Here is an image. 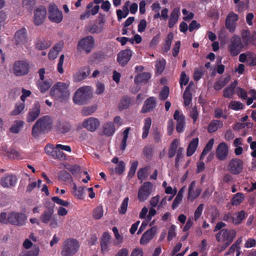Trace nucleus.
Masks as SVG:
<instances>
[{
  "mask_svg": "<svg viewBox=\"0 0 256 256\" xmlns=\"http://www.w3.org/2000/svg\"><path fill=\"white\" fill-rule=\"evenodd\" d=\"M68 88L69 84L66 83L57 82L51 88L50 95L54 100L59 102H66L70 96Z\"/></svg>",
  "mask_w": 256,
  "mask_h": 256,
  "instance_id": "nucleus-1",
  "label": "nucleus"
},
{
  "mask_svg": "<svg viewBox=\"0 0 256 256\" xmlns=\"http://www.w3.org/2000/svg\"><path fill=\"white\" fill-rule=\"evenodd\" d=\"M245 46L242 37L234 34L230 39L228 49L231 56H236L240 53Z\"/></svg>",
  "mask_w": 256,
  "mask_h": 256,
  "instance_id": "nucleus-2",
  "label": "nucleus"
},
{
  "mask_svg": "<svg viewBox=\"0 0 256 256\" xmlns=\"http://www.w3.org/2000/svg\"><path fill=\"white\" fill-rule=\"evenodd\" d=\"M91 88L89 86L80 87L75 92L72 100L78 105L86 104L92 97Z\"/></svg>",
  "mask_w": 256,
  "mask_h": 256,
  "instance_id": "nucleus-3",
  "label": "nucleus"
},
{
  "mask_svg": "<svg viewBox=\"0 0 256 256\" xmlns=\"http://www.w3.org/2000/svg\"><path fill=\"white\" fill-rule=\"evenodd\" d=\"M236 235V232L234 229L224 228L216 234V241L223 242L224 248L229 246Z\"/></svg>",
  "mask_w": 256,
  "mask_h": 256,
  "instance_id": "nucleus-4",
  "label": "nucleus"
},
{
  "mask_svg": "<svg viewBox=\"0 0 256 256\" xmlns=\"http://www.w3.org/2000/svg\"><path fill=\"white\" fill-rule=\"evenodd\" d=\"M79 246V244L77 240L73 238L67 239L63 243L62 255V256H72L78 251Z\"/></svg>",
  "mask_w": 256,
  "mask_h": 256,
  "instance_id": "nucleus-5",
  "label": "nucleus"
},
{
  "mask_svg": "<svg viewBox=\"0 0 256 256\" xmlns=\"http://www.w3.org/2000/svg\"><path fill=\"white\" fill-rule=\"evenodd\" d=\"M52 128V124L48 116H45L40 118L33 126V136L34 132H46Z\"/></svg>",
  "mask_w": 256,
  "mask_h": 256,
  "instance_id": "nucleus-6",
  "label": "nucleus"
},
{
  "mask_svg": "<svg viewBox=\"0 0 256 256\" xmlns=\"http://www.w3.org/2000/svg\"><path fill=\"white\" fill-rule=\"evenodd\" d=\"M48 16L50 21L60 23L63 18L62 12L54 4H50L48 7Z\"/></svg>",
  "mask_w": 256,
  "mask_h": 256,
  "instance_id": "nucleus-7",
  "label": "nucleus"
},
{
  "mask_svg": "<svg viewBox=\"0 0 256 256\" xmlns=\"http://www.w3.org/2000/svg\"><path fill=\"white\" fill-rule=\"evenodd\" d=\"M94 40L92 36H87L82 38L78 44V50H84L86 54L90 53L94 46Z\"/></svg>",
  "mask_w": 256,
  "mask_h": 256,
  "instance_id": "nucleus-8",
  "label": "nucleus"
},
{
  "mask_svg": "<svg viewBox=\"0 0 256 256\" xmlns=\"http://www.w3.org/2000/svg\"><path fill=\"white\" fill-rule=\"evenodd\" d=\"M243 161L238 158H234L230 160L228 170L232 174L237 175L240 174L243 170Z\"/></svg>",
  "mask_w": 256,
  "mask_h": 256,
  "instance_id": "nucleus-9",
  "label": "nucleus"
},
{
  "mask_svg": "<svg viewBox=\"0 0 256 256\" xmlns=\"http://www.w3.org/2000/svg\"><path fill=\"white\" fill-rule=\"evenodd\" d=\"M152 190V184L150 182H146L143 184L140 188L138 194V200L143 202L146 200L150 196Z\"/></svg>",
  "mask_w": 256,
  "mask_h": 256,
  "instance_id": "nucleus-10",
  "label": "nucleus"
},
{
  "mask_svg": "<svg viewBox=\"0 0 256 256\" xmlns=\"http://www.w3.org/2000/svg\"><path fill=\"white\" fill-rule=\"evenodd\" d=\"M14 74L18 76L26 75L29 72V65L25 61H16L13 66Z\"/></svg>",
  "mask_w": 256,
  "mask_h": 256,
  "instance_id": "nucleus-11",
  "label": "nucleus"
},
{
  "mask_svg": "<svg viewBox=\"0 0 256 256\" xmlns=\"http://www.w3.org/2000/svg\"><path fill=\"white\" fill-rule=\"evenodd\" d=\"M26 220L24 214L22 213L11 212L8 215V221L11 224L17 226L23 225Z\"/></svg>",
  "mask_w": 256,
  "mask_h": 256,
  "instance_id": "nucleus-12",
  "label": "nucleus"
},
{
  "mask_svg": "<svg viewBox=\"0 0 256 256\" xmlns=\"http://www.w3.org/2000/svg\"><path fill=\"white\" fill-rule=\"evenodd\" d=\"M14 39L16 45L26 46L28 42L26 30L23 28L17 30L15 33Z\"/></svg>",
  "mask_w": 256,
  "mask_h": 256,
  "instance_id": "nucleus-13",
  "label": "nucleus"
},
{
  "mask_svg": "<svg viewBox=\"0 0 256 256\" xmlns=\"http://www.w3.org/2000/svg\"><path fill=\"white\" fill-rule=\"evenodd\" d=\"M34 14V24L37 26L40 25L44 22L46 18V9L45 6H40L35 10Z\"/></svg>",
  "mask_w": 256,
  "mask_h": 256,
  "instance_id": "nucleus-14",
  "label": "nucleus"
},
{
  "mask_svg": "<svg viewBox=\"0 0 256 256\" xmlns=\"http://www.w3.org/2000/svg\"><path fill=\"white\" fill-rule=\"evenodd\" d=\"M156 98L154 96H150L145 100L140 112L142 114L152 112L156 108Z\"/></svg>",
  "mask_w": 256,
  "mask_h": 256,
  "instance_id": "nucleus-15",
  "label": "nucleus"
},
{
  "mask_svg": "<svg viewBox=\"0 0 256 256\" xmlns=\"http://www.w3.org/2000/svg\"><path fill=\"white\" fill-rule=\"evenodd\" d=\"M228 154V146L224 142H220L216 150V156L220 160H224Z\"/></svg>",
  "mask_w": 256,
  "mask_h": 256,
  "instance_id": "nucleus-16",
  "label": "nucleus"
},
{
  "mask_svg": "<svg viewBox=\"0 0 256 256\" xmlns=\"http://www.w3.org/2000/svg\"><path fill=\"white\" fill-rule=\"evenodd\" d=\"M174 118L176 121V130L178 132L181 133L184 131L185 126V117L179 110H176L174 114Z\"/></svg>",
  "mask_w": 256,
  "mask_h": 256,
  "instance_id": "nucleus-17",
  "label": "nucleus"
},
{
  "mask_svg": "<svg viewBox=\"0 0 256 256\" xmlns=\"http://www.w3.org/2000/svg\"><path fill=\"white\" fill-rule=\"evenodd\" d=\"M157 231V227L154 226L146 231L142 235L140 243L142 245H145L148 243L154 238Z\"/></svg>",
  "mask_w": 256,
  "mask_h": 256,
  "instance_id": "nucleus-18",
  "label": "nucleus"
},
{
  "mask_svg": "<svg viewBox=\"0 0 256 256\" xmlns=\"http://www.w3.org/2000/svg\"><path fill=\"white\" fill-rule=\"evenodd\" d=\"M132 55V52L130 49L120 51L118 54L117 61L122 66H126L130 61Z\"/></svg>",
  "mask_w": 256,
  "mask_h": 256,
  "instance_id": "nucleus-19",
  "label": "nucleus"
},
{
  "mask_svg": "<svg viewBox=\"0 0 256 256\" xmlns=\"http://www.w3.org/2000/svg\"><path fill=\"white\" fill-rule=\"evenodd\" d=\"M18 178L14 174H9L2 178L0 180V185L4 188H12L16 186Z\"/></svg>",
  "mask_w": 256,
  "mask_h": 256,
  "instance_id": "nucleus-20",
  "label": "nucleus"
},
{
  "mask_svg": "<svg viewBox=\"0 0 256 256\" xmlns=\"http://www.w3.org/2000/svg\"><path fill=\"white\" fill-rule=\"evenodd\" d=\"M83 126L90 132H94L100 126L98 118L93 117L86 119L82 123Z\"/></svg>",
  "mask_w": 256,
  "mask_h": 256,
  "instance_id": "nucleus-21",
  "label": "nucleus"
},
{
  "mask_svg": "<svg viewBox=\"0 0 256 256\" xmlns=\"http://www.w3.org/2000/svg\"><path fill=\"white\" fill-rule=\"evenodd\" d=\"M242 38L246 46L250 44H254L256 42V32L254 31L251 34L248 30H243L242 32Z\"/></svg>",
  "mask_w": 256,
  "mask_h": 256,
  "instance_id": "nucleus-22",
  "label": "nucleus"
},
{
  "mask_svg": "<svg viewBox=\"0 0 256 256\" xmlns=\"http://www.w3.org/2000/svg\"><path fill=\"white\" fill-rule=\"evenodd\" d=\"M52 45V42L48 38H40L35 42V48L36 50H42L50 48Z\"/></svg>",
  "mask_w": 256,
  "mask_h": 256,
  "instance_id": "nucleus-23",
  "label": "nucleus"
},
{
  "mask_svg": "<svg viewBox=\"0 0 256 256\" xmlns=\"http://www.w3.org/2000/svg\"><path fill=\"white\" fill-rule=\"evenodd\" d=\"M90 70L89 66H85L73 76L74 81L80 82L85 79L90 74Z\"/></svg>",
  "mask_w": 256,
  "mask_h": 256,
  "instance_id": "nucleus-24",
  "label": "nucleus"
},
{
  "mask_svg": "<svg viewBox=\"0 0 256 256\" xmlns=\"http://www.w3.org/2000/svg\"><path fill=\"white\" fill-rule=\"evenodd\" d=\"M195 184V182L192 181L188 187V198L190 201H193L195 198H197L200 195L202 192V190L200 188H196L195 192L194 191Z\"/></svg>",
  "mask_w": 256,
  "mask_h": 256,
  "instance_id": "nucleus-25",
  "label": "nucleus"
},
{
  "mask_svg": "<svg viewBox=\"0 0 256 256\" xmlns=\"http://www.w3.org/2000/svg\"><path fill=\"white\" fill-rule=\"evenodd\" d=\"M180 142L178 139H174L170 143L168 150V157L170 158H172L180 148Z\"/></svg>",
  "mask_w": 256,
  "mask_h": 256,
  "instance_id": "nucleus-26",
  "label": "nucleus"
},
{
  "mask_svg": "<svg viewBox=\"0 0 256 256\" xmlns=\"http://www.w3.org/2000/svg\"><path fill=\"white\" fill-rule=\"evenodd\" d=\"M151 76L148 72H142L135 76L134 82L136 84H146L150 78Z\"/></svg>",
  "mask_w": 256,
  "mask_h": 256,
  "instance_id": "nucleus-27",
  "label": "nucleus"
},
{
  "mask_svg": "<svg viewBox=\"0 0 256 256\" xmlns=\"http://www.w3.org/2000/svg\"><path fill=\"white\" fill-rule=\"evenodd\" d=\"M198 138H194L190 141L186 150V156H190L194 154L198 146Z\"/></svg>",
  "mask_w": 256,
  "mask_h": 256,
  "instance_id": "nucleus-28",
  "label": "nucleus"
},
{
  "mask_svg": "<svg viewBox=\"0 0 256 256\" xmlns=\"http://www.w3.org/2000/svg\"><path fill=\"white\" fill-rule=\"evenodd\" d=\"M222 126L223 123L222 121L213 120L208 125L207 130L209 133H213Z\"/></svg>",
  "mask_w": 256,
  "mask_h": 256,
  "instance_id": "nucleus-29",
  "label": "nucleus"
},
{
  "mask_svg": "<svg viewBox=\"0 0 256 256\" xmlns=\"http://www.w3.org/2000/svg\"><path fill=\"white\" fill-rule=\"evenodd\" d=\"M52 85V82L50 80H38L37 82V86L42 93H44L47 91Z\"/></svg>",
  "mask_w": 256,
  "mask_h": 256,
  "instance_id": "nucleus-30",
  "label": "nucleus"
},
{
  "mask_svg": "<svg viewBox=\"0 0 256 256\" xmlns=\"http://www.w3.org/2000/svg\"><path fill=\"white\" fill-rule=\"evenodd\" d=\"M130 1H127L122 6V11L121 10H116V14L118 16V20L120 21L122 18H126L128 14V6H130Z\"/></svg>",
  "mask_w": 256,
  "mask_h": 256,
  "instance_id": "nucleus-31",
  "label": "nucleus"
},
{
  "mask_svg": "<svg viewBox=\"0 0 256 256\" xmlns=\"http://www.w3.org/2000/svg\"><path fill=\"white\" fill-rule=\"evenodd\" d=\"M134 99L128 96H124L120 100L118 104V109L120 110L128 108L131 104Z\"/></svg>",
  "mask_w": 256,
  "mask_h": 256,
  "instance_id": "nucleus-32",
  "label": "nucleus"
},
{
  "mask_svg": "<svg viewBox=\"0 0 256 256\" xmlns=\"http://www.w3.org/2000/svg\"><path fill=\"white\" fill-rule=\"evenodd\" d=\"M115 128L114 123L108 122L103 126V133L107 136H110L114 134L115 132Z\"/></svg>",
  "mask_w": 256,
  "mask_h": 256,
  "instance_id": "nucleus-33",
  "label": "nucleus"
},
{
  "mask_svg": "<svg viewBox=\"0 0 256 256\" xmlns=\"http://www.w3.org/2000/svg\"><path fill=\"white\" fill-rule=\"evenodd\" d=\"M28 182V186H27L26 192H30L32 190V182H31V178L28 174L26 173H24L20 180V184L22 186H24Z\"/></svg>",
  "mask_w": 256,
  "mask_h": 256,
  "instance_id": "nucleus-34",
  "label": "nucleus"
},
{
  "mask_svg": "<svg viewBox=\"0 0 256 256\" xmlns=\"http://www.w3.org/2000/svg\"><path fill=\"white\" fill-rule=\"evenodd\" d=\"M180 10L178 8H174L172 12L168 22V27L172 28L177 22L178 20Z\"/></svg>",
  "mask_w": 256,
  "mask_h": 256,
  "instance_id": "nucleus-35",
  "label": "nucleus"
},
{
  "mask_svg": "<svg viewBox=\"0 0 256 256\" xmlns=\"http://www.w3.org/2000/svg\"><path fill=\"white\" fill-rule=\"evenodd\" d=\"M174 34L172 32H170L166 36L164 40V44L162 48V50L164 52H167L170 50Z\"/></svg>",
  "mask_w": 256,
  "mask_h": 256,
  "instance_id": "nucleus-36",
  "label": "nucleus"
},
{
  "mask_svg": "<svg viewBox=\"0 0 256 256\" xmlns=\"http://www.w3.org/2000/svg\"><path fill=\"white\" fill-rule=\"evenodd\" d=\"M85 187L79 186L77 187L76 184H74L73 186V194L75 197H76L80 200H82L84 198V189Z\"/></svg>",
  "mask_w": 256,
  "mask_h": 256,
  "instance_id": "nucleus-37",
  "label": "nucleus"
},
{
  "mask_svg": "<svg viewBox=\"0 0 256 256\" xmlns=\"http://www.w3.org/2000/svg\"><path fill=\"white\" fill-rule=\"evenodd\" d=\"M184 187H182L180 190L176 197L174 199L172 206V210H175L182 202L183 196V193L184 192Z\"/></svg>",
  "mask_w": 256,
  "mask_h": 256,
  "instance_id": "nucleus-38",
  "label": "nucleus"
},
{
  "mask_svg": "<svg viewBox=\"0 0 256 256\" xmlns=\"http://www.w3.org/2000/svg\"><path fill=\"white\" fill-rule=\"evenodd\" d=\"M214 140L213 138H210L206 144V145L204 149L203 150L200 156V160H203L206 154L212 150L214 144Z\"/></svg>",
  "mask_w": 256,
  "mask_h": 256,
  "instance_id": "nucleus-39",
  "label": "nucleus"
},
{
  "mask_svg": "<svg viewBox=\"0 0 256 256\" xmlns=\"http://www.w3.org/2000/svg\"><path fill=\"white\" fill-rule=\"evenodd\" d=\"M24 122L22 120H16L14 124L10 128V132L13 134H18L20 132L21 128L23 127Z\"/></svg>",
  "mask_w": 256,
  "mask_h": 256,
  "instance_id": "nucleus-40",
  "label": "nucleus"
},
{
  "mask_svg": "<svg viewBox=\"0 0 256 256\" xmlns=\"http://www.w3.org/2000/svg\"><path fill=\"white\" fill-rule=\"evenodd\" d=\"M244 199V196L242 193L238 192L231 200V204L237 206L242 202Z\"/></svg>",
  "mask_w": 256,
  "mask_h": 256,
  "instance_id": "nucleus-41",
  "label": "nucleus"
},
{
  "mask_svg": "<svg viewBox=\"0 0 256 256\" xmlns=\"http://www.w3.org/2000/svg\"><path fill=\"white\" fill-rule=\"evenodd\" d=\"M97 109V106L94 104L89 106L84 107L81 114L83 116H88L92 114Z\"/></svg>",
  "mask_w": 256,
  "mask_h": 256,
  "instance_id": "nucleus-42",
  "label": "nucleus"
},
{
  "mask_svg": "<svg viewBox=\"0 0 256 256\" xmlns=\"http://www.w3.org/2000/svg\"><path fill=\"white\" fill-rule=\"evenodd\" d=\"M138 165V160H134L132 162L131 164L129 172L128 174L127 178L128 179H131L134 177L135 174L136 170Z\"/></svg>",
  "mask_w": 256,
  "mask_h": 256,
  "instance_id": "nucleus-43",
  "label": "nucleus"
},
{
  "mask_svg": "<svg viewBox=\"0 0 256 256\" xmlns=\"http://www.w3.org/2000/svg\"><path fill=\"white\" fill-rule=\"evenodd\" d=\"M184 148L182 147H180L176 154L175 166L176 168H178L179 166V162L184 156Z\"/></svg>",
  "mask_w": 256,
  "mask_h": 256,
  "instance_id": "nucleus-44",
  "label": "nucleus"
},
{
  "mask_svg": "<svg viewBox=\"0 0 256 256\" xmlns=\"http://www.w3.org/2000/svg\"><path fill=\"white\" fill-rule=\"evenodd\" d=\"M6 154L10 159L18 160L22 158L20 152L14 149H11L10 150H8Z\"/></svg>",
  "mask_w": 256,
  "mask_h": 256,
  "instance_id": "nucleus-45",
  "label": "nucleus"
},
{
  "mask_svg": "<svg viewBox=\"0 0 256 256\" xmlns=\"http://www.w3.org/2000/svg\"><path fill=\"white\" fill-rule=\"evenodd\" d=\"M128 201V197L124 198L121 204L120 208H118V212L120 214H124L126 212Z\"/></svg>",
  "mask_w": 256,
  "mask_h": 256,
  "instance_id": "nucleus-46",
  "label": "nucleus"
},
{
  "mask_svg": "<svg viewBox=\"0 0 256 256\" xmlns=\"http://www.w3.org/2000/svg\"><path fill=\"white\" fill-rule=\"evenodd\" d=\"M246 212L244 210H241L234 214V224H238L245 218Z\"/></svg>",
  "mask_w": 256,
  "mask_h": 256,
  "instance_id": "nucleus-47",
  "label": "nucleus"
},
{
  "mask_svg": "<svg viewBox=\"0 0 256 256\" xmlns=\"http://www.w3.org/2000/svg\"><path fill=\"white\" fill-rule=\"evenodd\" d=\"M58 178L64 182L72 180V177L70 174L66 170H62L58 174Z\"/></svg>",
  "mask_w": 256,
  "mask_h": 256,
  "instance_id": "nucleus-48",
  "label": "nucleus"
},
{
  "mask_svg": "<svg viewBox=\"0 0 256 256\" xmlns=\"http://www.w3.org/2000/svg\"><path fill=\"white\" fill-rule=\"evenodd\" d=\"M183 98L184 100V105L186 106H188L192 100V92L185 90Z\"/></svg>",
  "mask_w": 256,
  "mask_h": 256,
  "instance_id": "nucleus-49",
  "label": "nucleus"
},
{
  "mask_svg": "<svg viewBox=\"0 0 256 256\" xmlns=\"http://www.w3.org/2000/svg\"><path fill=\"white\" fill-rule=\"evenodd\" d=\"M104 210L102 206H98L94 210L92 216L94 219L99 220L103 216Z\"/></svg>",
  "mask_w": 256,
  "mask_h": 256,
  "instance_id": "nucleus-50",
  "label": "nucleus"
},
{
  "mask_svg": "<svg viewBox=\"0 0 256 256\" xmlns=\"http://www.w3.org/2000/svg\"><path fill=\"white\" fill-rule=\"evenodd\" d=\"M228 108L230 109L238 110H242L244 108V104L238 101H232L230 102Z\"/></svg>",
  "mask_w": 256,
  "mask_h": 256,
  "instance_id": "nucleus-51",
  "label": "nucleus"
},
{
  "mask_svg": "<svg viewBox=\"0 0 256 256\" xmlns=\"http://www.w3.org/2000/svg\"><path fill=\"white\" fill-rule=\"evenodd\" d=\"M170 93L169 88L168 86H164L159 94V98L162 100H166L168 96Z\"/></svg>",
  "mask_w": 256,
  "mask_h": 256,
  "instance_id": "nucleus-52",
  "label": "nucleus"
},
{
  "mask_svg": "<svg viewBox=\"0 0 256 256\" xmlns=\"http://www.w3.org/2000/svg\"><path fill=\"white\" fill-rule=\"evenodd\" d=\"M246 64L250 66H256V55L252 52L248 53V58Z\"/></svg>",
  "mask_w": 256,
  "mask_h": 256,
  "instance_id": "nucleus-53",
  "label": "nucleus"
},
{
  "mask_svg": "<svg viewBox=\"0 0 256 256\" xmlns=\"http://www.w3.org/2000/svg\"><path fill=\"white\" fill-rule=\"evenodd\" d=\"M53 214L54 213L52 212L44 211L40 216L42 222L44 224H48L52 218V216Z\"/></svg>",
  "mask_w": 256,
  "mask_h": 256,
  "instance_id": "nucleus-54",
  "label": "nucleus"
},
{
  "mask_svg": "<svg viewBox=\"0 0 256 256\" xmlns=\"http://www.w3.org/2000/svg\"><path fill=\"white\" fill-rule=\"evenodd\" d=\"M148 169L146 167L139 169L137 173L138 179L140 180L146 179L148 176Z\"/></svg>",
  "mask_w": 256,
  "mask_h": 256,
  "instance_id": "nucleus-55",
  "label": "nucleus"
},
{
  "mask_svg": "<svg viewBox=\"0 0 256 256\" xmlns=\"http://www.w3.org/2000/svg\"><path fill=\"white\" fill-rule=\"evenodd\" d=\"M176 226L174 224L170 227L167 238L168 242L171 241L176 236Z\"/></svg>",
  "mask_w": 256,
  "mask_h": 256,
  "instance_id": "nucleus-56",
  "label": "nucleus"
},
{
  "mask_svg": "<svg viewBox=\"0 0 256 256\" xmlns=\"http://www.w3.org/2000/svg\"><path fill=\"white\" fill-rule=\"evenodd\" d=\"M54 156H55L56 158L61 160H66V154L60 151V150H59L58 148H56V146L54 148Z\"/></svg>",
  "mask_w": 256,
  "mask_h": 256,
  "instance_id": "nucleus-57",
  "label": "nucleus"
},
{
  "mask_svg": "<svg viewBox=\"0 0 256 256\" xmlns=\"http://www.w3.org/2000/svg\"><path fill=\"white\" fill-rule=\"evenodd\" d=\"M204 206V204H201L196 209L194 214V220L195 221H197L198 219L200 217L203 211Z\"/></svg>",
  "mask_w": 256,
  "mask_h": 256,
  "instance_id": "nucleus-58",
  "label": "nucleus"
},
{
  "mask_svg": "<svg viewBox=\"0 0 256 256\" xmlns=\"http://www.w3.org/2000/svg\"><path fill=\"white\" fill-rule=\"evenodd\" d=\"M124 170L125 164L124 162L120 160L115 168V172L116 174H121L124 172Z\"/></svg>",
  "mask_w": 256,
  "mask_h": 256,
  "instance_id": "nucleus-59",
  "label": "nucleus"
},
{
  "mask_svg": "<svg viewBox=\"0 0 256 256\" xmlns=\"http://www.w3.org/2000/svg\"><path fill=\"white\" fill-rule=\"evenodd\" d=\"M24 102H22L20 104H16L15 106V108L14 110L12 112V114L13 115H18L20 114L22 110L24 109Z\"/></svg>",
  "mask_w": 256,
  "mask_h": 256,
  "instance_id": "nucleus-60",
  "label": "nucleus"
},
{
  "mask_svg": "<svg viewBox=\"0 0 256 256\" xmlns=\"http://www.w3.org/2000/svg\"><path fill=\"white\" fill-rule=\"evenodd\" d=\"M225 25L226 28L230 32L232 33L235 31L236 24L234 22H230L228 20L226 19Z\"/></svg>",
  "mask_w": 256,
  "mask_h": 256,
  "instance_id": "nucleus-61",
  "label": "nucleus"
},
{
  "mask_svg": "<svg viewBox=\"0 0 256 256\" xmlns=\"http://www.w3.org/2000/svg\"><path fill=\"white\" fill-rule=\"evenodd\" d=\"M111 236L108 232H104L100 239V244H110Z\"/></svg>",
  "mask_w": 256,
  "mask_h": 256,
  "instance_id": "nucleus-62",
  "label": "nucleus"
},
{
  "mask_svg": "<svg viewBox=\"0 0 256 256\" xmlns=\"http://www.w3.org/2000/svg\"><path fill=\"white\" fill-rule=\"evenodd\" d=\"M189 80V78L186 76L184 72H182L180 74V84L181 88H182V85H186Z\"/></svg>",
  "mask_w": 256,
  "mask_h": 256,
  "instance_id": "nucleus-63",
  "label": "nucleus"
},
{
  "mask_svg": "<svg viewBox=\"0 0 256 256\" xmlns=\"http://www.w3.org/2000/svg\"><path fill=\"white\" fill-rule=\"evenodd\" d=\"M156 73L158 74H162L165 68V63L162 61L157 62L155 64Z\"/></svg>",
  "mask_w": 256,
  "mask_h": 256,
  "instance_id": "nucleus-64",
  "label": "nucleus"
}]
</instances>
